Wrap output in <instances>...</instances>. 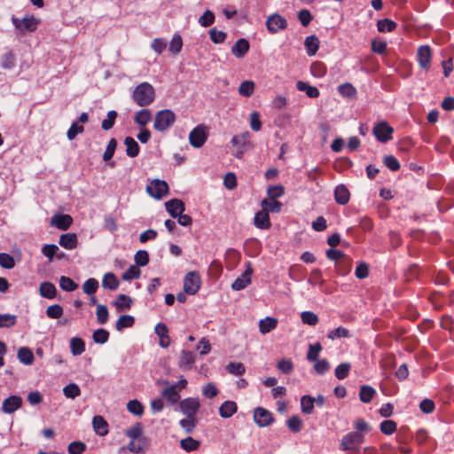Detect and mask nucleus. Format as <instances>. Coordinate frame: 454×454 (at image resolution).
I'll list each match as a JSON object with an SVG mask.
<instances>
[{
	"label": "nucleus",
	"instance_id": "18",
	"mask_svg": "<svg viewBox=\"0 0 454 454\" xmlns=\"http://www.w3.org/2000/svg\"><path fill=\"white\" fill-rule=\"evenodd\" d=\"M254 224L261 230H268L271 226L269 213L262 208L254 215Z\"/></svg>",
	"mask_w": 454,
	"mask_h": 454
},
{
	"label": "nucleus",
	"instance_id": "20",
	"mask_svg": "<svg viewBox=\"0 0 454 454\" xmlns=\"http://www.w3.org/2000/svg\"><path fill=\"white\" fill-rule=\"evenodd\" d=\"M59 245L67 250H72L77 247L78 239L75 233H65L59 237Z\"/></svg>",
	"mask_w": 454,
	"mask_h": 454
},
{
	"label": "nucleus",
	"instance_id": "30",
	"mask_svg": "<svg viewBox=\"0 0 454 454\" xmlns=\"http://www.w3.org/2000/svg\"><path fill=\"white\" fill-rule=\"evenodd\" d=\"M40 295L46 299H54L57 294L56 286L51 282H43L39 287Z\"/></svg>",
	"mask_w": 454,
	"mask_h": 454
},
{
	"label": "nucleus",
	"instance_id": "24",
	"mask_svg": "<svg viewBox=\"0 0 454 454\" xmlns=\"http://www.w3.org/2000/svg\"><path fill=\"white\" fill-rule=\"evenodd\" d=\"M39 23H40L39 19H36L33 15L27 14L22 19L21 33L35 31L37 29Z\"/></svg>",
	"mask_w": 454,
	"mask_h": 454
},
{
	"label": "nucleus",
	"instance_id": "36",
	"mask_svg": "<svg viewBox=\"0 0 454 454\" xmlns=\"http://www.w3.org/2000/svg\"><path fill=\"white\" fill-rule=\"evenodd\" d=\"M70 351L73 356H80L85 351V342L82 338L73 337L70 340Z\"/></svg>",
	"mask_w": 454,
	"mask_h": 454
},
{
	"label": "nucleus",
	"instance_id": "41",
	"mask_svg": "<svg viewBox=\"0 0 454 454\" xmlns=\"http://www.w3.org/2000/svg\"><path fill=\"white\" fill-rule=\"evenodd\" d=\"M255 89V83L253 81H244L240 83L239 87V94L242 97L249 98L251 97Z\"/></svg>",
	"mask_w": 454,
	"mask_h": 454
},
{
	"label": "nucleus",
	"instance_id": "58",
	"mask_svg": "<svg viewBox=\"0 0 454 454\" xmlns=\"http://www.w3.org/2000/svg\"><path fill=\"white\" fill-rule=\"evenodd\" d=\"M226 370L229 373L236 375V376H241L246 372V367L241 363H234L231 362L227 364Z\"/></svg>",
	"mask_w": 454,
	"mask_h": 454
},
{
	"label": "nucleus",
	"instance_id": "2",
	"mask_svg": "<svg viewBox=\"0 0 454 454\" xmlns=\"http://www.w3.org/2000/svg\"><path fill=\"white\" fill-rule=\"evenodd\" d=\"M176 116L172 110L164 109L157 112L153 128L160 132L168 130L176 121Z\"/></svg>",
	"mask_w": 454,
	"mask_h": 454
},
{
	"label": "nucleus",
	"instance_id": "44",
	"mask_svg": "<svg viewBox=\"0 0 454 454\" xmlns=\"http://www.w3.org/2000/svg\"><path fill=\"white\" fill-rule=\"evenodd\" d=\"M183 48V39L180 34L175 33L169 43L168 50L173 55H177Z\"/></svg>",
	"mask_w": 454,
	"mask_h": 454
},
{
	"label": "nucleus",
	"instance_id": "61",
	"mask_svg": "<svg viewBox=\"0 0 454 454\" xmlns=\"http://www.w3.org/2000/svg\"><path fill=\"white\" fill-rule=\"evenodd\" d=\"M63 308L59 304L51 305L46 309V316L51 319H59L63 315Z\"/></svg>",
	"mask_w": 454,
	"mask_h": 454
},
{
	"label": "nucleus",
	"instance_id": "39",
	"mask_svg": "<svg viewBox=\"0 0 454 454\" xmlns=\"http://www.w3.org/2000/svg\"><path fill=\"white\" fill-rule=\"evenodd\" d=\"M135 324L134 317L130 315H122L121 316L115 325V328L117 331L121 332L125 328L132 327Z\"/></svg>",
	"mask_w": 454,
	"mask_h": 454
},
{
	"label": "nucleus",
	"instance_id": "23",
	"mask_svg": "<svg viewBox=\"0 0 454 454\" xmlns=\"http://www.w3.org/2000/svg\"><path fill=\"white\" fill-rule=\"evenodd\" d=\"M238 411V405L234 401H225L219 407V414L223 419L232 417Z\"/></svg>",
	"mask_w": 454,
	"mask_h": 454
},
{
	"label": "nucleus",
	"instance_id": "32",
	"mask_svg": "<svg viewBox=\"0 0 454 454\" xmlns=\"http://www.w3.org/2000/svg\"><path fill=\"white\" fill-rule=\"evenodd\" d=\"M353 427L356 431L365 438V435L372 430L371 425L363 418H356L353 422Z\"/></svg>",
	"mask_w": 454,
	"mask_h": 454
},
{
	"label": "nucleus",
	"instance_id": "55",
	"mask_svg": "<svg viewBox=\"0 0 454 454\" xmlns=\"http://www.w3.org/2000/svg\"><path fill=\"white\" fill-rule=\"evenodd\" d=\"M301 319L304 325L315 326L319 319L317 315L311 311H303L301 313Z\"/></svg>",
	"mask_w": 454,
	"mask_h": 454
},
{
	"label": "nucleus",
	"instance_id": "34",
	"mask_svg": "<svg viewBox=\"0 0 454 454\" xmlns=\"http://www.w3.org/2000/svg\"><path fill=\"white\" fill-rule=\"evenodd\" d=\"M120 282L116 276L112 272H107L104 275L102 279V286L108 290H116L119 287Z\"/></svg>",
	"mask_w": 454,
	"mask_h": 454
},
{
	"label": "nucleus",
	"instance_id": "25",
	"mask_svg": "<svg viewBox=\"0 0 454 454\" xmlns=\"http://www.w3.org/2000/svg\"><path fill=\"white\" fill-rule=\"evenodd\" d=\"M92 425L97 434L100 436L107 434L108 424L102 416H95L92 420Z\"/></svg>",
	"mask_w": 454,
	"mask_h": 454
},
{
	"label": "nucleus",
	"instance_id": "13",
	"mask_svg": "<svg viewBox=\"0 0 454 454\" xmlns=\"http://www.w3.org/2000/svg\"><path fill=\"white\" fill-rule=\"evenodd\" d=\"M253 270L250 267V263L247 264V269L243 272V274L237 278L231 285V288L236 291H240L245 289L251 283V275Z\"/></svg>",
	"mask_w": 454,
	"mask_h": 454
},
{
	"label": "nucleus",
	"instance_id": "47",
	"mask_svg": "<svg viewBox=\"0 0 454 454\" xmlns=\"http://www.w3.org/2000/svg\"><path fill=\"white\" fill-rule=\"evenodd\" d=\"M98 286H99L98 281L94 278H88L83 283L82 291L84 294H86L88 295H92L98 289Z\"/></svg>",
	"mask_w": 454,
	"mask_h": 454
},
{
	"label": "nucleus",
	"instance_id": "50",
	"mask_svg": "<svg viewBox=\"0 0 454 454\" xmlns=\"http://www.w3.org/2000/svg\"><path fill=\"white\" fill-rule=\"evenodd\" d=\"M301 408L304 414H311L314 410V398L310 395H303L301 398Z\"/></svg>",
	"mask_w": 454,
	"mask_h": 454
},
{
	"label": "nucleus",
	"instance_id": "45",
	"mask_svg": "<svg viewBox=\"0 0 454 454\" xmlns=\"http://www.w3.org/2000/svg\"><path fill=\"white\" fill-rule=\"evenodd\" d=\"M308 284L310 286H319V287H322L325 284V280L322 277V271L320 269H314L310 272V276L308 278Z\"/></svg>",
	"mask_w": 454,
	"mask_h": 454
},
{
	"label": "nucleus",
	"instance_id": "5",
	"mask_svg": "<svg viewBox=\"0 0 454 454\" xmlns=\"http://www.w3.org/2000/svg\"><path fill=\"white\" fill-rule=\"evenodd\" d=\"M201 279L197 271L188 272L184 278V290L185 294L194 295L200 288Z\"/></svg>",
	"mask_w": 454,
	"mask_h": 454
},
{
	"label": "nucleus",
	"instance_id": "42",
	"mask_svg": "<svg viewBox=\"0 0 454 454\" xmlns=\"http://www.w3.org/2000/svg\"><path fill=\"white\" fill-rule=\"evenodd\" d=\"M181 448L186 452H192L199 449L200 442L188 436L180 442Z\"/></svg>",
	"mask_w": 454,
	"mask_h": 454
},
{
	"label": "nucleus",
	"instance_id": "8",
	"mask_svg": "<svg viewBox=\"0 0 454 454\" xmlns=\"http://www.w3.org/2000/svg\"><path fill=\"white\" fill-rule=\"evenodd\" d=\"M432 50L429 45H420L417 50V61L421 69L427 72L431 67Z\"/></svg>",
	"mask_w": 454,
	"mask_h": 454
},
{
	"label": "nucleus",
	"instance_id": "64",
	"mask_svg": "<svg viewBox=\"0 0 454 454\" xmlns=\"http://www.w3.org/2000/svg\"><path fill=\"white\" fill-rule=\"evenodd\" d=\"M85 450L86 444L80 441L72 442L67 447L69 454H82Z\"/></svg>",
	"mask_w": 454,
	"mask_h": 454
},
{
	"label": "nucleus",
	"instance_id": "38",
	"mask_svg": "<svg viewBox=\"0 0 454 454\" xmlns=\"http://www.w3.org/2000/svg\"><path fill=\"white\" fill-rule=\"evenodd\" d=\"M132 302V299L129 296L126 294H119L114 301V305L118 311H122L129 309L131 307Z\"/></svg>",
	"mask_w": 454,
	"mask_h": 454
},
{
	"label": "nucleus",
	"instance_id": "4",
	"mask_svg": "<svg viewBox=\"0 0 454 454\" xmlns=\"http://www.w3.org/2000/svg\"><path fill=\"white\" fill-rule=\"evenodd\" d=\"M394 129L386 121H381L374 124L372 134L380 143H387L392 139Z\"/></svg>",
	"mask_w": 454,
	"mask_h": 454
},
{
	"label": "nucleus",
	"instance_id": "6",
	"mask_svg": "<svg viewBox=\"0 0 454 454\" xmlns=\"http://www.w3.org/2000/svg\"><path fill=\"white\" fill-rule=\"evenodd\" d=\"M207 127L204 125L196 126L189 134V142L194 148H200L207 139Z\"/></svg>",
	"mask_w": 454,
	"mask_h": 454
},
{
	"label": "nucleus",
	"instance_id": "29",
	"mask_svg": "<svg viewBox=\"0 0 454 454\" xmlns=\"http://www.w3.org/2000/svg\"><path fill=\"white\" fill-rule=\"evenodd\" d=\"M124 145H126V153L129 157L135 158L139 154V145L132 137H127L124 139Z\"/></svg>",
	"mask_w": 454,
	"mask_h": 454
},
{
	"label": "nucleus",
	"instance_id": "52",
	"mask_svg": "<svg viewBox=\"0 0 454 454\" xmlns=\"http://www.w3.org/2000/svg\"><path fill=\"white\" fill-rule=\"evenodd\" d=\"M63 394L67 398L74 399L81 395V389L75 383H70L64 387Z\"/></svg>",
	"mask_w": 454,
	"mask_h": 454
},
{
	"label": "nucleus",
	"instance_id": "56",
	"mask_svg": "<svg viewBox=\"0 0 454 454\" xmlns=\"http://www.w3.org/2000/svg\"><path fill=\"white\" fill-rule=\"evenodd\" d=\"M141 271L136 265H131L125 270L121 276L125 281H131L140 277Z\"/></svg>",
	"mask_w": 454,
	"mask_h": 454
},
{
	"label": "nucleus",
	"instance_id": "37",
	"mask_svg": "<svg viewBox=\"0 0 454 454\" xmlns=\"http://www.w3.org/2000/svg\"><path fill=\"white\" fill-rule=\"evenodd\" d=\"M163 397H165L171 404L176 403L181 396L176 389V386H168L161 392Z\"/></svg>",
	"mask_w": 454,
	"mask_h": 454
},
{
	"label": "nucleus",
	"instance_id": "10",
	"mask_svg": "<svg viewBox=\"0 0 454 454\" xmlns=\"http://www.w3.org/2000/svg\"><path fill=\"white\" fill-rule=\"evenodd\" d=\"M146 189L147 192L155 199H161L168 192V184L159 179L153 180Z\"/></svg>",
	"mask_w": 454,
	"mask_h": 454
},
{
	"label": "nucleus",
	"instance_id": "49",
	"mask_svg": "<svg viewBox=\"0 0 454 454\" xmlns=\"http://www.w3.org/2000/svg\"><path fill=\"white\" fill-rule=\"evenodd\" d=\"M326 67L320 61L313 62L310 66V73L314 77L322 78L326 74Z\"/></svg>",
	"mask_w": 454,
	"mask_h": 454
},
{
	"label": "nucleus",
	"instance_id": "33",
	"mask_svg": "<svg viewBox=\"0 0 454 454\" xmlns=\"http://www.w3.org/2000/svg\"><path fill=\"white\" fill-rule=\"evenodd\" d=\"M249 137L250 133L248 131H245L240 135L234 136L231 138V143L233 146H239L243 150H246L247 147L250 146Z\"/></svg>",
	"mask_w": 454,
	"mask_h": 454
},
{
	"label": "nucleus",
	"instance_id": "19",
	"mask_svg": "<svg viewBox=\"0 0 454 454\" xmlns=\"http://www.w3.org/2000/svg\"><path fill=\"white\" fill-rule=\"evenodd\" d=\"M249 49V42L245 38H240L231 47V53L236 58L241 59L248 52Z\"/></svg>",
	"mask_w": 454,
	"mask_h": 454
},
{
	"label": "nucleus",
	"instance_id": "14",
	"mask_svg": "<svg viewBox=\"0 0 454 454\" xmlns=\"http://www.w3.org/2000/svg\"><path fill=\"white\" fill-rule=\"evenodd\" d=\"M196 362V355L192 351L189 350H182L178 365L181 369L184 371L191 370L193 367V364Z\"/></svg>",
	"mask_w": 454,
	"mask_h": 454
},
{
	"label": "nucleus",
	"instance_id": "62",
	"mask_svg": "<svg viewBox=\"0 0 454 454\" xmlns=\"http://www.w3.org/2000/svg\"><path fill=\"white\" fill-rule=\"evenodd\" d=\"M277 368L284 374H290L294 371V364L291 359L283 358L278 362Z\"/></svg>",
	"mask_w": 454,
	"mask_h": 454
},
{
	"label": "nucleus",
	"instance_id": "3",
	"mask_svg": "<svg viewBox=\"0 0 454 454\" xmlns=\"http://www.w3.org/2000/svg\"><path fill=\"white\" fill-rule=\"evenodd\" d=\"M364 440L365 438L363 435L352 431L343 435L340 443V448L343 451H356L358 450L359 446L364 443Z\"/></svg>",
	"mask_w": 454,
	"mask_h": 454
},
{
	"label": "nucleus",
	"instance_id": "12",
	"mask_svg": "<svg viewBox=\"0 0 454 454\" xmlns=\"http://www.w3.org/2000/svg\"><path fill=\"white\" fill-rule=\"evenodd\" d=\"M22 405V398L19 395H11L4 400L2 411L4 413L11 414L20 409Z\"/></svg>",
	"mask_w": 454,
	"mask_h": 454
},
{
	"label": "nucleus",
	"instance_id": "54",
	"mask_svg": "<svg viewBox=\"0 0 454 454\" xmlns=\"http://www.w3.org/2000/svg\"><path fill=\"white\" fill-rule=\"evenodd\" d=\"M322 348V345L319 342L309 344V350L307 353V359L310 362L317 361Z\"/></svg>",
	"mask_w": 454,
	"mask_h": 454
},
{
	"label": "nucleus",
	"instance_id": "48",
	"mask_svg": "<svg viewBox=\"0 0 454 454\" xmlns=\"http://www.w3.org/2000/svg\"><path fill=\"white\" fill-rule=\"evenodd\" d=\"M397 429V424L391 419L383 420L380 424V430L382 434L386 435H390L394 434Z\"/></svg>",
	"mask_w": 454,
	"mask_h": 454
},
{
	"label": "nucleus",
	"instance_id": "31",
	"mask_svg": "<svg viewBox=\"0 0 454 454\" xmlns=\"http://www.w3.org/2000/svg\"><path fill=\"white\" fill-rule=\"evenodd\" d=\"M376 395V390L369 386V385H363L360 387L359 390V399L364 403H369L372 402L373 397Z\"/></svg>",
	"mask_w": 454,
	"mask_h": 454
},
{
	"label": "nucleus",
	"instance_id": "43",
	"mask_svg": "<svg viewBox=\"0 0 454 454\" xmlns=\"http://www.w3.org/2000/svg\"><path fill=\"white\" fill-rule=\"evenodd\" d=\"M397 27V24L390 19H382L377 22V29L380 33L392 32Z\"/></svg>",
	"mask_w": 454,
	"mask_h": 454
},
{
	"label": "nucleus",
	"instance_id": "59",
	"mask_svg": "<svg viewBox=\"0 0 454 454\" xmlns=\"http://www.w3.org/2000/svg\"><path fill=\"white\" fill-rule=\"evenodd\" d=\"M286 425L291 432L298 433L301 430L303 423L298 416H293L287 419Z\"/></svg>",
	"mask_w": 454,
	"mask_h": 454
},
{
	"label": "nucleus",
	"instance_id": "53",
	"mask_svg": "<svg viewBox=\"0 0 454 454\" xmlns=\"http://www.w3.org/2000/svg\"><path fill=\"white\" fill-rule=\"evenodd\" d=\"M127 410L136 416H142L144 413V406L137 399L129 401L127 403Z\"/></svg>",
	"mask_w": 454,
	"mask_h": 454
},
{
	"label": "nucleus",
	"instance_id": "28",
	"mask_svg": "<svg viewBox=\"0 0 454 454\" xmlns=\"http://www.w3.org/2000/svg\"><path fill=\"white\" fill-rule=\"evenodd\" d=\"M296 88L300 91H304L306 95L310 98H317L320 95V92L317 87L311 86L303 81H298L296 82Z\"/></svg>",
	"mask_w": 454,
	"mask_h": 454
},
{
	"label": "nucleus",
	"instance_id": "27",
	"mask_svg": "<svg viewBox=\"0 0 454 454\" xmlns=\"http://www.w3.org/2000/svg\"><path fill=\"white\" fill-rule=\"evenodd\" d=\"M17 356L19 361L25 365H30L34 363V354L27 347L20 348L18 349Z\"/></svg>",
	"mask_w": 454,
	"mask_h": 454
},
{
	"label": "nucleus",
	"instance_id": "51",
	"mask_svg": "<svg viewBox=\"0 0 454 454\" xmlns=\"http://www.w3.org/2000/svg\"><path fill=\"white\" fill-rule=\"evenodd\" d=\"M59 286L64 291L73 292L78 287V285L69 277L61 276L59 278Z\"/></svg>",
	"mask_w": 454,
	"mask_h": 454
},
{
	"label": "nucleus",
	"instance_id": "26",
	"mask_svg": "<svg viewBox=\"0 0 454 454\" xmlns=\"http://www.w3.org/2000/svg\"><path fill=\"white\" fill-rule=\"evenodd\" d=\"M278 326V319L271 317H266L263 319H261L259 322V330L261 333L266 334Z\"/></svg>",
	"mask_w": 454,
	"mask_h": 454
},
{
	"label": "nucleus",
	"instance_id": "21",
	"mask_svg": "<svg viewBox=\"0 0 454 454\" xmlns=\"http://www.w3.org/2000/svg\"><path fill=\"white\" fill-rule=\"evenodd\" d=\"M152 118V112L149 109L143 107L135 114L134 121L137 125L143 128L151 121Z\"/></svg>",
	"mask_w": 454,
	"mask_h": 454
},
{
	"label": "nucleus",
	"instance_id": "22",
	"mask_svg": "<svg viewBox=\"0 0 454 454\" xmlns=\"http://www.w3.org/2000/svg\"><path fill=\"white\" fill-rule=\"evenodd\" d=\"M335 201L340 205H346L350 199L348 189L344 184H339L334 190Z\"/></svg>",
	"mask_w": 454,
	"mask_h": 454
},
{
	"label": "nucleus",
	"instance_id": "57",
	"mask_svg": "<svg viewBox=\"0 0 454 454\" xmlns=\"http://www.w3.org/2000/svg\"><path fill=\"white\" fill-rule=\"evenodd\" d=\"M118 116V114L114 110H111L107 113L106 118L103 120L101 127L104 130H109L111 129L114 123L115 120Z\"/></svg>",
	"mask_w": 454,
	"mask_h": 454
},
{
	"label": "nucleus",
	"instance_id": "35",
	"mask_svg": "<svg viewBox=\"0 0 454 454\" xmlns=\"http://www.w3.org/2000/svg\"><path fill=\"white\" fill-rule=\"evenodd\" d=\"M304 46L309 56H314L319 48V39L316 35L307 36L304 41Z\"/></svg>",
	"mask_w": 454,
	"mask_h": 454
},
{
	"label": "nucleus",
	"instance_id": "16",
	"mask_svg": "<svg viewBox=\"0 0 454 454\" xmlns=\"http://www.w3.org/2000/svg\"><path fill=\"white\" fill-rule=\"evenodd\" d=\"M166 210L173 217L176 218L185 210L184 203L178 199H172L166 202Z\"/></svg>",
	"mask_w": 454,
	"mask_h": 454
},
{
	"label": "nucleus",
	"instance_id": "15",
	"mask_svg": "<svg viewBox=\"0 0 454 454\" xmlns=\"http://www.w3.org/2000/svg\"><path fill=\"white\" fill-rule=\"evenodd\" d=\"M73 223L69 215L56 214L51 219V224L61 231L67 230Z\"/></svg>",
	"mask_w": 454,
	"mask_h": 454
},
{
	"label": "nucleus",
	"instance_id": "1",
	"mask_svg": "<svg viewBox=\"0 0 454 454\" xmlns=\"http://www.w3.org/2000/svg\"><path fill=\"white\" fill-rule=\"evenodd\" d=\"M131 99L138 106L147 107L155 99V90L149 82H141L132 90Z\"/></svg>",
	"mask_w": 454,
	"mask_h": 454
},
{
	"label": "nucleus",
	"instance_id": "7",
	"mask_svg": "<svg viewBox=\"0 0 454 454\" xmlns=\"http://www.w3.org/2000/svg\"><path fill=\"white\" fill-rule=\"evenodd\" d=\"M266 27L270 33L277 34L287 27V20L280 14L274 13L267 18Z\"/></svg>",
	"mask_w": 454,
	"mask_h": 454
},
{
	"label": "nucleus",
	"instance_id": "9",
	"mask_svg": "<svg viewBox=\"0 0 454 454\" xmlns=\"http://www.w3.org/2000/svg\"><path fill=\"white\" fill-rule=\"evenodd\" d=\"M254 420L259 427H264L274 422L273 413L262 407H257L254 411Z\"/></svg>",
	"mask_w": 454,
	"mask_h": 454
},
{
	"label": "nucleus",
	"instance_id": "17",
	"mask_svg": "<svg viewBox=\"0 0 454 454\" xmlns=\"http://www.w3.org/2000/svg\"><path fill=\"white\" fill-rule=\"evenodd\" d=\"M155 333L160 339L159 344L161 348H168L170 345V337L168 335V329L163 323H158L154 329Z\"/></svg>",
	"mask_w": 454,
	"mask_h": 454
},
{
	"label": "nucleus",
	"instance_id": "63",
	"mask_svg": "<svg viewBox=\"0 0 454 454\" xmlns=\"http://www.w3.org/2000/svg\"><path fill=\"white\" fill-rule=\"evenodd\" d=\"M350 364L348 363H341L340 364L334 371L335 377L338 380H344L348 377V372L350 371Z\"/></svg>",
	"mask_w": 454,
	"mask_h": 454
},
{
	"label": "nucleus",
	"instance_id": "40",
	"mask_svg": "<svg viewBox=\"0 0 454 454\" xmlns=\"http://www.w3.org/2000/svg\"><path fill=\"white\" fill-rule=\"evenodd\" d=\"M338 92L347 98H355L357 93L356 89L349 82L340 84L338 87Z\"/></svg>",
	"mask_w": 454,
	"mask_h": 454
},
{
	"label": "nucleus",
	"instance_id": "11",
	"mask_svg": "<svg viewBox=\"0 0 454 454\" xmlns=\"http://www.w3.org/2000/svg\"><path fill=\"white\" fill-rule=\"evenodd\" d=\"M179 407L184 415L192 418L199 411L200 402L197 398L188 397L180 402Z\"/></svg>",
	"mask_w": 454,
	"mask_h": 454
},
{
	"label": "nucleus",
	"instance_id": "60",
	"mask_svg": "<svg viewBox=\"0 0 454 454\" xmlns=\"http://www.w3.org/2000/svg\"><path fill=\"white\" fill-rule=\"evenodd\" d=\"M125 434L132 441L139 439L143 434L142 426L139 423L135 424L126 430Z\"/></svg>",
	"mask_w": 454,
	"mask_h": 454
},
{
	"label": "nucleus",
	"instance_id": "46",
	"mask_svg": "<svg viewBox=\"0 0 454 454\" xmlns=\"http://www.w3.org/2000/svg\"><path fill=\"white\" fill-rule=\"evenodd\" d=\"M262 208L263 210H266V212L269 213V211L273 213H278L281 210L282 203L276 200H262L261 203Z\"/></svg>",
	"mask_w": 454,
	"mask_h": 454
}]
</instances>
